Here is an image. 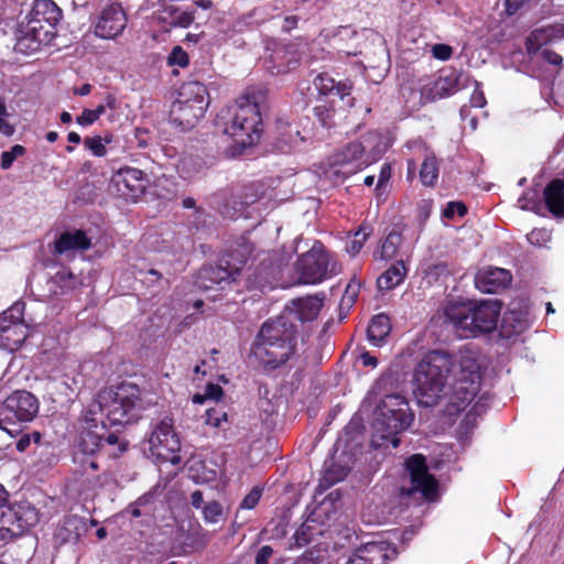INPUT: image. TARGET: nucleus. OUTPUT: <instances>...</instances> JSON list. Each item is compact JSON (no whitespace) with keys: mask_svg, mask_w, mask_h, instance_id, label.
Segmentation results:
<instances>
[{"mask_svg":"<svg viewBox=\"0 0 564 564\" xmlns=\"http://www.w3.org/2000/svg\"><path fill=\"white\" fill-rule=\"evenodd\" d=\"M480 368L470 352L460 351L453 357L442 350L427 352L417 364L413 376V393L422 406H434L452 390L451 403L464 410L480 389Z\"/></svg>","mask_w":564,"mask_h":564,"instance_id":"nucleus-1","label":"nucleus"},{"mask_svg":"<svg viewBox=\"0 0 564 564\" xmlns=\"http://www.w3.org/2000/svg\"><path fill=\"white\" fill-rule=\"evenodd\" d=\"M140 391L137 386L122 383L101 390L78 420L77 453L94 455L104 447H113L111 455L127 451L128 443L108 430L104 419L112 426L134 422L139 415Z\"/></svg>","mask_w":564,"mask_h":564,"instance_id":"nucleus-2","label":"nucleus"},{"mask_svg":"<svg viewBox=\"0 0 564 564\" xmlns=\"http://www.w3.org/2000/svg\"><path fill=\"white\" fill-rule=\"evenodd\" d=\"M262 101L260 91H247L218 113L216 124L241 147H251L262 132Z\"/></svg>","mask_w":564,"mask_h":564,"instance_id":"nucleus-3","label":"nucleus"},{"mask_svg":"<svg viewBox=\"0 0 564 564\" xmlns=\"http://www.w3.org/2000/svg\"><path fill=\"white\" fill-rule=\"evenodd\" d=\"M372 415L371 444L375 447L390 443L397 448L400 445L398 435L408 430L414 420L409 402L399 393L381 399Z\"/></svg>","mask_w":564,"mask_h":564,"instance_id":"nucleus-4","label":"nucleus"},{"mask_svg":"<svg viewBox=\"0 0 564 564\" xmlns=\"http://www.w3.org/2000/svg\"><path fill=\"white\" fill-rule=\"evenodd\" d=\"M296 327L285 317H279L262 325L252 351L263 366L278 368L295 352Z\"/></svg>","mask_w":564,"mask_h":564,"instance_id":"nucleus-5","label":"nucleus"},{"mask_svg":"<svg viewBox=\"0 0 564 564\" xmlns=\"http://www.w3.org/2000/svg\"><path fill=\"white\" fill-rule=\"evenodd\" d=\"M500 310L501 305L496 300L451 302L445 307V321L462 330V336L474 337L496 328Z\"/></svg>","mask_w":564,"mask_h":564,"instance_id":"nucleus-6","label":"nucleus"},{"mask_svg":"<svg viewBox=\"0 0 564 564\" xmlns=\"http://www.w3.org/2000/svg\"><path fill=\"white\" fill-rule=\"evenodd\" d=\"M209 105L207 88L199 82L184 83L170 109V119L182 130L194 128Z\"/></svg>","mask_w":564,"mask_h":564,"instance_id":"nucleus-7","label":"nucleus"},{"mask_svg":"<svg viewBox=\"0 0 564 564\" xmlns=\"http://www.w3.org/2000/svg\"><path fill=\"white\" fill-rule=\"evenodd\" d=\"M40 410L37 398L26 391L17 390L0 405V429L13 435L20 432V424L33 421Z\"/></svg>","mask_w":564,"mask_h":564,"instance_id":"nucleus-8","label":"nucleus"},{"mask_svg":"<svg viewBox=\"0 0 564 564\" xmlns=\"http://www.w3.org/2000/svg\"><path fill=\"white\" fill-rule=\"evenodd\" d=\"M40 510L28 500L8 503L0 511V540L24 535L40 522Z\"/></svg>","mask_w":564,"mask_h":564,"instance_id":"nucleus-9","label":"nucleus"},{"mask_svg":"<svg viewBox=\"0 0 564 564\" xmlns=\"http://www.w3.org/2000/svg\"><path fill=\"white\" fill-rule=\"evenodd\" d=\"M180 448L181 441L174 430L173 420L165 416L153 426L144 451L156 463L177 465L181 462Z\"/></svg>","mask_w":564,"mask_h":564,"instance_id":"nucleus-10","label":"nucleus"},{"mask_svg":"<svg viewBox=\"0 0 564 564\" xmlns=\"http://www.w3.org/2000/svg\"><path fill=\"white\" fill-rule=\"evenodd\" d=\"M470 77L455 68H444L437 75L422 80L420 85L421 99L433 102L449 97L458 90L466 88Z\"/></svg>","mask_w":564,"mask_h":564,"instance_id":"nucleus-11","label":"nucleus"},{"mask_svg":"<svg viewBox=\"0 0 564 564\" xmlns=\"http://www.w3.org/2000/svg\"><path fill=\"white\" fill-rule=\"evenodd\" d=\"M25 304L14 302L0 314V348L8 351L18 350L28 338V325L24 321Z\"/></svg>","mask_w":564,"mask_h":564,"instance_id":"nucleus-12","label":"nucleus"},{"mask_svg":"<svg viewBox=\"0 0 564 564\" xmlns=\"http://www.w3.org/2000/svg\"><path fill=\"white\" fill-rule=\"evenodd\" d=\"M297 281L302 284H316L335 273L329 268V256L314 246L308 252L302 254L295 263Z\"/></svg>","mask_w":564,"mask_h":564,"instance_id":"nucleus-13","label":"nucleus"},{"mask_svg":"<svg viewBox=\"0 0 564 564\" xmlns=\"http://www.w3.org/2000/svg\"><path fill=\"white\" fill-rule=\"evenodd\" d=\"M405 469L411 487L401 488V495L411 496L420 492L427 500H432L437 492V481L429 473L426 459L422 454H414L405 460Z\"/></svg>","mask_w":564,"mask_h":564,"instance_id":"nucleus-14","label":"nucleus"},{"mask_svg":"<svg viewBox=\"0 0 564 564\" xmlns=\"http://www.w3.org/2000/svg\"><path fill=\"white\" fill-rule=\"evenodd\" d=\"M55 35L48 25H42L26 15L18 23L14 48L22 54H32L48 45Z\"/></svg>","mask_w":564,"mask_h":564,"instance_id":"nucleus-15","label":"nucleus"},{"mask_svg":"<svg viewBox=\"0 0 564 564\" xmlns=\"http://www.w3.org/2000/svg\"><path fill=\"white\" fill-rule=\"evenodd\" d=\"M111 183L126 200H135L150 184V177L137 167L124 166L112 175Z\"/></svg>","mask_w":564,"mask_h":564,"instance_id":"nucleus-16","label":"nucleus"},{"mask_svg":"<svg viewBox=\"0 0 564 564\" xmlns=\"http://www.w3.org/2000/svg\"><path fill=\"white\" fill-rule=\"evenodd\" d=\"M234 261V258L226 261V267L219 264L203 268L197 275V288L205 291L214 290L217 286L223 289V284L236 281L237 275L241 273L245 261H240V265H237Z\"/></svg>","mask_w":564,"mask_h":564,"instance_id":"nucleus-17","label":"nucleus"},{"mask_svg":"<svg viewBox=\"0 0 564 564\" xmlns=\"http://www.w3.org/2000/svg\"><path fill=\"white\" fill-rule=\"evenodd\" d=\"M127 26V15L119 3L105 7L98 15L95 24V33L101 39H115Z\"/></svg>","mask_w":564,"mask_h":564,"instance_id":"nucleus-18","label":"nucleus"},{"mask_svg":"<svg viewBox=\"0 0 564 564\" xmlns=\"http://www.w3.org/2000/svg\"><path fill=\"white\" fill-rule=\"evenodd\" d=\"M333 165L338 166L337 173L349 176L369 165V160L362 154V145L354 141L334 156Z\"/></svg>","mask_w":564,"mask_h":564,"instance_id":"nucleus-19","label":"nucleus"},{"mask_svg":"<svg viewBox=\"0 0 564 564\" xmlns=\"http://www.w3.org/2000/svg\"><path fill=\"white\" fill-rule=\"evenodd\" d=\"M323 307V299L318 296H306L292 300L286 304L284 313L280 317H285L290 324L294 319L302 323L314 321Z\"/></svg>","mask_w":564,"mask_h":564,"instance_id":"nucleus-20","label":"nucleus"},{"mask_svg":"<svg viewBox=\"0 0 564 564\" xmlns=\"http://www.w3.org/2000/svg\"><path fill=\"white\" fill-rule=\"evenodd\" d=\"M512 280L509 270L486 267L480 269L475 275V285L482 293H497L505 290Z\"/></svg>","mask_w":564,"mask_h":564,"instance_id":"nucleus-21","label":"nucleus"},{"mask_svg":"<svg viewBox=\"0 0 564 564\" xmlns=\"http://www.w3.org/2000/svg\"><path fill=\"white\" fill-rule=\"evenodd\" d=\"M282 272L280 262L274 261L271 257H265L261 260L259 267L254 270L252 275H248L250 286L264 291L271 290L278 284Z\"/></svg>","mask_w":564,"mask_h":564,"instance_id":"nucleus-22","label":"nucleus"},{"mask_svg":"<svg viewBox=\"0 0 564 564\" xmlns=\"http://www.w3.org/2000/svg\"><path fill=\"white\" fill-rule=\"evenodd\" d=\"M564 39V23H555L533 30L527 39L525 46L529 55L540 53L544 46Z\"/></svg>","mask_w":564,"mask_h":564,"instance_id":"nucleus-23","label":"nucleus"},{"mask_svg":"<svg viewBox=\"0 0 564 564\" xmlns=\"http://www.w3.org/2000/svg\"><path fill=\"white\" fill-rule=\"evenodd\" d=\"M90 246L91 241L85 231L80 229L64 231L55 239L53 253L68 256L72 252L88 250Z\"/></svg>","mask_w":564,"mask_h":564,"instance_id":"nucleus-24","label":"nucleus"},{"mask_svg":"<svg viewBox=\"0 0 564 564\" xmlns=\"http://www.w3.org/2000/svg\"><path fill=\"white\" fill-rule=\"evenodd\" d=\"M28 17L42 25H48L50 31L56 34L62 10L52 0H35Z\"/></svg>","mask_w":564,"mask_h":564,"instance_id":"nucleus-25","label":"nucleus"},{"mask_svg":"<svg viewBox=\"0 0 564 564\" xmlns=\"http://www.w3.org/2000/svg\"><path fill=\"white\" fill-rule=\"evenodd\" d=\"M85 531L86 524L83 518L66 517L54 533V542L59 546L66 543H76Z\"/></svg>","mask_w":564,"mask_h":564,"instance_id":"nucleus-26","label":"nucleus"},{"mask_svg":"<svg viewBox=\"0 0 564 564\" xmlns=\"http://www.w3.org/2000/svg\"><path fill=\"white\" fill-rule=\"evenodd\" d=\"M387 558L386 547L380 542H369L359 547L346 564H382Z\"/></svg>","mask_w":564,"mask_h":564,"instance_id":"nucleus-27","label":"nucleus"},{"mask_svg":"<svg viewBox=\"0 0 564 564\" xmlns=\"http://www.w3.org/2000/svg\"><path fill=\"white\" fill-rule=\"evenodd\" d=\"M177 539L183 544L182 554H188L204 549L208 543V534L199 523L189 524V530L184 532L183 525Z\"/></svg>","mask_w":564,"mask_h":564,"instance_id":"nucleus-28","label":"nucleus"},{"mask_svg":"<svg viewBox=\"0 0 564 564\" xmlns=\"http://www.w3.org/2000/svg\"><path fill=\"white\" fill-rule=\"evenodd\" d=\"M549 210L555 216L564 215V181L554 180L544 189Z\"/></svg>","mask_w":564,"mask_h":564,"instance_id":"nucleus-29","label":"nucleus"},{"mask_svg":"<svg viewBox=\"0 0 564 564\" xmlns=\"http://www.w3.org/2000/svg\"><path fill=\"white\" fill-rule=\"evenodd\" d=\"M357 142L362 145V154L369 160V165L378 161L387 150V143L378 132H369Z\"/></svg>","mask_w":564,"mask_h":564,"instance_id":"nucleus-30","label":"nucleus"},{"mask_svg":"<svg viewBox=\"0 0 564 564\" xmlns=\"http://www.w3.org/2000/svg\"><path fill=\"white\" fill-rule=\"evenodd\" d=\"M408 273V269L403 260H399L394 262L390 268H388L379 278H378V288L380 290H391L398 285H400L405 275Z\"/></svg>","mask_w":564,"mask_h":564,"instance_id":"nucleus-31","label":"nucleus"},{"mask_svg":"<svg viewBox=\"0 0 564 564\" xmlns=\"http://www.w3.org/2000/svg\"><path fill=\"white\" fill-rule=\"evenodd\" d=\"M391 330L390 318L381 313L372 317L367 335L369 341L375 346H380Z\"/></svg>","mask_w":564,"mask_h":564,"instance_id":"nucleus-32","label":"nucleus"},{"mask_svg":"<svg viewBox=\"0 0 564 564\" xmlns=\"http://www.w3.org/2000/svg\"><path fill=\"white\" fill-rule=\"evenodd\" d=\"M160 19L172 28H188L195 20V11L181 8L167 7Z\"/></svg>","mask_w":564,"mask_h":564,"instance_id":"nucleus-33","label":"nucleus"},{"mask_svg":"<svg viewBox=\"0 0 564 564\" xmlns=\"http://www.w3.org/2000/svg\"><path fill=\"white\" fill-rule=\"evenodd\" d=\"M401 243V232L397 229H393L384 238L380 251L375 252V257L382 260L392 259L398 254V250Z\"/></svg>","mask_w":564,"mask_h":564,"instance_id":"nucleus-34","label":"nucleus"},{"mask_svg":"<svg viewBox=\"0 0 564 564\" xmlns=\"http://www.w3.org/2000/svg\"><path fill=\"white\" fill-rule=\"evenodd\" d=\"M350 467L348 465H341L335 462H332L328 466H326L323 477L321 479V486L326 488L335 485L336 482L343 480L349 473Z\"/></svg>","mask_w":564,"mask_h":564,"instance_id":"nucleus-35","label":"nucleus"},{"mask_svg":"<svg viewBox=\"0 0 564 564\" xmlns=\"http://www.w3.org/2000/svg\"><path fill=\"white\" fill-rule=\"evenodd\" d=\"M321 530L317 528L314 520L307 519L304 521L295 531L293 539L294 544L302 547L308 544L315 535L321 534Z\"/></svg>","mask_w":564,"mask_h":564,"instance_id":"nucleus-36","label":"nucleus"},{"mask_svg":"<svg viewBox=\"0 0 564 564\" xmlns=\"http://www.w3.org/2000/svg\"><path fill=\"white\" fill-rule=\"evenodd\" d=\"M420 178L423 185L433 186L438 178V164L434 155H427L420 170Z\"/></svg>","mask_w":564,"mask_h":564,"instance_id":"nucleus-37","label":"nucleus"},{"mask_svg":"<svg viewBox=\"0 0 564 564\" xmlns=\"http://www.w3.org/2000/svg\"><path fill=\"white\" fill-rule=\"evenodd\" d=\"M112 142V135L106 134L105 137L95 135L84 139V145L89 150L93 155L102 158L107 154L106 145Z\"/></svg>","mask_w":564,"mask_h":564,"instance_id":"nucleus-38","label":"nucleus"},{"mask_svg":"<svg viewBox=\"0 0 564 564\" xmlns=\"http://www.w3.org/2000/svg\"><path fill=\"white\" fill-rule=\"evenodd\" d=\"M278 130L281 134L282 142L288 147L295 145L299 143V141L303 140V138H301L300 135V130L297 126H294L292 123L279 120Z\"/></svg>","mask_w":564,"mask_h":564,"instance_id":"nucleus-39","label":"nucleus"},{"mask_svg":"<svg viewBox=\"0 0 564 564\" xmlns=\"http://www.w3.org/2000/svg\"><path fill=\"white\" fill-rule=\"evenodd\" d=\"M189 473L192 479L197 484L209 482L216 479V470L207 468L203 462H193Z\"/></svg>","mask_w":564,"mask_h":564,"instance_id":"nucleus-40","label":"nucleus"},{"mask_svg":"<svg viewBox=\"0 0 564 564\" xmlns=\"http://www.w3.org/2000/svg\"><path fill=\"white\" fill-rule=\"evenodd\" d=\"M202 514L206 523L216 524L224 519V508L218 501L212 500L204 505Z\"/></svg>","mask_w":564,"mask_h":564,"instance_id":"nucleus-41","label":"nucleus"},{"mask_svg":"<svg viewBox=\"0 0 564 564\" xmlns=\"http://www.w3.org/2000/svg\"><path fill=\"white\" fill-rule=\"evenodd\" d=\"M361 283L357 281L356 279L350 280V282L347 284L345 292L341 296L339 307L340 310H350V307L356 302L358 294L360 292Z\"/></svg>","mask_w":564,"mask_h":564,"instance_id":"nucleus-42","label":"nucleus"},{"mask_svg":"<svg viewBox=\"0 0 564 564\" xmlns=\"http://www.w3.org/2000/svg\"><path fill=\"white\" fill-rule=\"evenodd\" d=\"M313 86L319 95L327 96L334 93L336 82L327 74H319L314 78Z\"/></svg>","mask_w":564,"mask_h":564,"instance_id":"nucleus-43","label":"nucleus"},{"mask_svg":"<svg viewBox=\"0 0 564 564\" xmlns=\"http://www.w3.org/2000/svg\"><path fill=\"white\" fill-rule=\"evenodd\" d=\"M369 236V232L366 231L365 227H361L359 230H357L354 235V239H351L346 247V250L351 256H356L360 252L362 249L367 237Z\"/></svg>","mask_w":564,"mask_h":564,"instance_id":"nucleus-44","label":"nucleus"},{"mask_svg":"<svg viewBox=\"0 0 564 564\" xmlns=\"http://www.w3.org/2000/svg\"><path fill=\"white\" fill-rule=\"evenodd\" d=\"M25 148L20 144L13 145L9 151H4L1 154V167L8 170L12 166L13 162L25 154Z\"/></svg>","mask_w":564,"mask_h":564,"instance_id":"nucleus-45","label":"nucleus"},{"mask_svg":"<svg viewBox=\"0 0 564 564\" xmlns=\"http://www.w3.org/2000/svg\"><path fill=\"white\" fill-rule=\"evenodd\" d=\"M333 107L324 104L314 107V115L323 127H329L334 117Z\"/></svg>","mask_w":564,"mask_h":564,"instance_id":"nucleus-46","label":"nucleus"},{"mask_svg":"<svg viewBox=\"0 0 564 564\" xmlns=\"http://www.w3.org/2000/svg\"><path fill=\"white\" fill-rule=\"evenodd\" d=\"M527 238L531 245L542 247L551 240V232L544 228L533 229Z\"/></svg>","mask_w":564,"mask_h":564,"instance_id":"nucleus-47","label":"nucleus"},{"mask_svg":"<svg viewBox=\"0 0 564 564\" xmlns=\"http://www.w3.org/2000/svg\"><path fill=\"white\" fill-rule=\"evenodd\" d=\"M262 489L259 487L252 488L240 502L239 508L245 510L253 509L260 501Z\"/></svg>","mask_w":564,"mask_h":564,"instance_id":"nucleus-48","label":"nucleus"},{"mask_svg":"<svg viewBox=\"0 0 564 564\" xmlns=\"http://www.w3.org/2000/svg\"><path fill=\"white\" fill-rule=\"evenodd\" d=\"M42 435L37 431H34L31 434H23L17 441L15 447L19 452H24L30 447L31 443L39 444Z\"/></svg>","mask_w":564,"mask_h":564,"instance_id":"nucleus-49","label":"nucleus"},{"mask_svg":"<svg viewBox=\"0 0 564 564\" xmlns=\"http://www.w3.org/2000/svg\"><path fill=\"white\" fill-rule=\"evenodd\" d=\"M9 112L3 100H0V133L11 137L14 133V127L7 121Z\"/></svg>","mask_w":564,"mask_h":564,"instance_id":"nucleus-50","label":"nucleus"},{"mask_svg":"<svg viewBox=\"0 0 564 564\" xmlns=\"http://www.w3.org/2000/svg\"><path fill=\"white\" fill-rule=\"evenodd\" d=\"M467 208L460 202H449L443 210V216L447 219L454 218L456 215L463 217L466 215Z\"/></svg>","mask_w":564,"mask_h":564,"instance_id":"nucleus-51","label":"nucleus"},{"mask_svg":"<svg viewBox=\"0 0 564 564\" xmlns=\"http://www.w3.org/2000/svg\"><path fill=\"white\" fill-rule=\"evenodd\" d=\"M169 63L185 67L188 65V55L181 46H175L169 55Z\"/></svg>","mask_w":564,"mask_h":564,"instance_id":"nucleus-52","label":"nucleus"},{"mask_svg":"<svg viewBox=\"0 0 564 564\" xmlns=\"http://www.w3.org/2000/svg\"><path fill=\"white\" fill-rule=\"evenodd\" d=\"M197 163L194 162L192 158H185L180 163V172L183 177H192L194 173H197L199 171L198 167H196Z\"/></svg>","mask_w":564,"mask_h":564,"instance_id":"nucleus-53","label":"nucleus"},{"mask_svg":"<svg viewBox=\"0 0 564 564\" xmlns=\"http://www.w3.org/2000/svg\"><path fill=\"white\" fill-rule=\"evenodd\" d=\"M475 86L474 91L470 96V106L476 108H481L486 105V98L484 91L480 88V84L477 80H473Z\"/></svg>","mask_w":564,"mask_h":564,"instance_id":"nucleus-54","label":"nucleus"},{"mask_svg":"<svg viewBox=\"0 0 564 564\" xmlns=\"http://www.w3.org/2000/svg\"><path fill=\"white\" fill-rule=\"evenodd\" d=\"M432 54L440 61H447L453 54V48L447 44H435L432 47Z\"/></svg>","mask_w":564,"mask_h":564,"instance_id":"nucleus-55","label":"nucleus"},{"mask_svg":"<svg viewBox=\"0 0 564 564\" xmlns=\"http://www.w3.org/2000/svg\"><path fill=\"white\" fill-rule=\"evenodd\" d=\"M540 55L542 57V59L551 65H561L562 62H563V58L561 55H558L557 53L549 50V48H543L541 52H540Z\"/></svg>","mask_w":564,"mask_h":564,"instance_id":"nucleus-56","label":"nucleus"},{"mask_svg":"<svg viewBox=\"0 0 564 564\" xmlns=\"http://www.w3.org/2000/svg\"><path fill=\"white\" fill-rule=\"evenodd\" d=\"M106 108L115 109L116 108V98L112 95H108L105 99V104L97 106L91 111L96 115V119L98 120L101 115L105 113Z\"/></svg>","mask_w":564,"mask_h":564,"instance_id":"nucleus-57","label":"nucleus"},{"mask_svg":"<svg viewBox=\"0 0 564 564\" xmlns=\"http://www.w3.org/2000/svg\"><path fill=\"white\" fill-rule=\"evenodd\" d=\"M273 554V550L269 545H263L260 547L256 555L254 563L256 564H269V560Z\"/></svg>","mask_w":564,"mask_h":564,"instance_id":"nucleus-58","label":"nucleus"},{"mask_svg":"<svg viewBox=\"0 0 564 564\" xmlns=\"http://www.w3.org/2000/svg\"><path fill=\"white\" fill-rule=\"evenodd\" d=\"M350 91L351 85L349 83L338 82L336 83V88L333 94L338 96L343 101H345V99L350 96Z\"/></svg>","mask_w":564,"mask_h":564,"instance_id":"nucleus-59","label":"nucleus"},{"mask_svg":"<svg viewBox=\"0 0 564 564\" xmlns=\"http://www.w3.org/2000/svg\"><path fill=\"white\" fill-rule=\"evenodd\" d=\"M96 119V115L91 111V109H84L82 115L76 118V122L80 126H90Z\"/></svg>","mask_w":564,"mask_h":564,"instance_id":"nucleus-60","label":"nucleus"},{"mask_svg":"<svg viewBox=\"0 0 564 564\" xmlns=\"http://www.w3.org/2000/svg\"><path fill=\"white\" fill-rule=\"evenodd\" d=\"M535 193H525L518 199V206L522 209H533Z\"/></svg>","mask_w":564,"mask_h":564,"instance_id":"nucleus-61","label":"nucleus"},{"mask_svg":"<svg viewBox=\"0 0 564 564\" xmlns=\"http://www.w3.org/2000/svg\"><path fill=\"white\" fill-rule=\"evenodd\" d=\"M391 177V167L389 164H383L380 170L377 188L384 186Z\"/></svg>","mask_w":564,"mask_h":564,"instance_id":"nucleus-62","label":"nucleus"},{"mask_svg":"<svg viewBox=\"0 0 564 564\" xmlns=\"http://www.w3.org/2000/svg\"><path fill=\"white\" fill-rule=\"evenodd\" d=\"M300 62V58L296 55H292L291 57L286 58V65L283 66H276V74L286 73L292 68H295Z\"/></svg>","mask_w":564,"mask_h":564,"instance_id":"nucleus-63","label":"nucleus"},{"mask_svg":"<svg viewBox=\"0 0 564 564\" xmlns=\"http://www.w3.org/2000/svg\"><path fill=\"white\" fill-rule=\"evenodd\" d=\"M297 22H299V17L288 15L283 19L282 30L285 32H290L296 28Z\"/></svg>","mask_w":564,"mask_h":564,"instance_id":"nucleus-64","label":"nucleus"}]
</instances>
